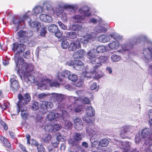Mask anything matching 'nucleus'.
Returning a JSON list of instances; mask_svg holds the SVG:
<instances>
[{"mask_svg": "<svg viewBox=\"0 0 152 152\" xmlns=\"http://www.w3.org/2000/svg\"><path fill=\"white\" fill-rule=\"evenodd\" d=\"M92 64H95L93 68L92 69L90 72H86L85 76L87 77H93L96 79H99L102 77V75L99 74L97 72V69L102 66V63L106 64L108 62L109 57L108 56H100L95 59V61H91Z\"/></svg>", "mask_w": 152, "mask_h": 152, "instance_id": "obj_1", "label": "nucleus"}, {"mask_svg": "<svg viewBox=\"0 0 152 152\" xmlns=\"http://www.w3.org/2000/svg\"><path fill=\"white\" fill-rule=\"evenodd\" d=\"M16 67L15 69L17 71V73L22 79V78L20 73L22 74L32 72H33L34 67L33 65L25 62L23 59L22 61H21L19 63H16Z\"/></svg>", "mask_w": 152, "mask_h": 152, "instance_id": "obj_2", "label": "nucleus"}, {"mask_svg": "<svg viewBox=\"0 0 152 152\" xmlns=\"http://www.w3.org/2000/svg\"><path fill=\"white\" fill-rule=\"evenodd\" d=\"M12 45V49L13 51L15 52L17 50L16 53L15 55V63H19L20 62L22 61L23 59L20 56L19 54L25 50L26 46L23 44H18L16 42L14 43Z\"/></svg>", "mask_w": 152, "mask_h": 152, "instance_id": "obj_3", "label": "nucleus"}, {"mask_svg": "<svg viewBox=\"0 0 152 152\" xmlns=\"http://www.w3.org/2000/svg\"><path fill=\"white\" fill-rule=\"evenodd\" d=\"M90 8L87 6H85L80 8L78 12L79 13L81 14L83 16L79 15H76L73 17L75 22H80L84 19L85 17H89L91 15L90 12H89Z\"/></svg>", "mask_w": 152, "mask_h": 152, "instance_id": "obj_4", "label": "nucleus"}, {"mask_svg": "<svg viewBox=\"0 0 152 152\" xmlns=\"http://www.w3.org/2000/svg\"><path fill=\"white\" fill-rule=\"evenodd\" d=\"M48 84H49L50 87H57L59 85L58 83L51 82L50 80L46 79L43 80L41 83L38 84V88L42 90L48 89L49 87L47 86Z\"/></svg>", "mask_w": 152, "mask_h": 152, "instance_id": "obj_5", "label": "nucleus"}, {"mask_svg": "<svg viewBox=\"0 0 152 152\" xmlns=\"http://www.w3.org/2000/svg\"><path fill=\"white\" fill-rule=\"evenodd\" d=\"M47 12L50 15H56L59 16L63 13L64 10L61 7H56L55 9L52 7L50 2H47L45 4Z\"/></svg>", "mask_w": 152, "mask_h": 152, "instance_id": "obj_6", "label": "nucleus"}, {"mask_svg": "<svg viewBox=\"0 0 152 152\" xmlns=\"http://www.w3.org/2000/svg\"><path fill=\"white\" fill-rule=\"evenodd\" d=\"M18 98L19 101L17 105L20 109L21 107H23L22 105L25 106L31 99L30 95L28 93L25 94L24 96H23L21 94H19L18 95Z\"/></svg>", "mask_w": 152, "mask_h": 152, "instance_id": "obj_7", "label": "nucleus"}, {"mask_svg": "<svg viewBox=\"0 0 152 152\" xmlns=\"http://www.w3.org/2000/svg\"><path fill=\"white\" fill-rule=\"evenodd\" d=\"M62 115L60 113H56L57 116L56 114L53 111L49 112L47 115L46 118L49 121L53 120L56 118H58L61 117H63L64 118L67 117L68 115V113L64 110H62Z\"/></svg>", "mask_w": 152, "mask_h": 152, "instance_id": "obj_8", "label": "nucleus"}, {"mask_svg": "<svg viewBox=\"0 0 152 152\" xmlns=\"http://www.w3.org/2000/svg\"><path fill=\"white\" fill-rule=\"evenodd\" d=\"M86 134L91 137L90 140L92 143V147L96 148L98 145V141H94L92 142V139H95L98 136L97 133L92 129L91 128L87 127L86 130Z\"/></svg>", "mask_w": 152, "mask_h": 152, "instance_id": "obj_9", "label": "nucleus"}, {"mask_svg": "<svg viewBox=\"0 0 152 152\" xmlns=\"http://www.w3.org/2000/svg\"><path fill=\"white\" fill-rule=\"evenodd\" d=\"M134 127L132 126H126L121 128L120 134L123 138L125 137V136L129 132H132L134 131Z\"/></svg>", "mask_w": 152, "mask_h": 152, "instance_id": "obj_10", "label": "nucleus"}, {"mask_svg": "<svg viewBox=\"0 0 152 152\" xmlns=\"http://www.w3.org/2000/svg\"><path fill=\"white\" fill-rule=\"evenodd\" d=\"M96 36V35H95L94 33H92L91 34H87L84 37L79 39H80V42L87 44L88 42H91L94 41Z\"/></svg>", "mask_w": 152, "mask_h": 152, "instance_id": "obj_11", "label": "nucleus"}, {"mask_svg": "<svg viewBox=\"0 0 152 152\" xmlns=\"http://www.w3.org/2000/svg\"><path fill=\"white\" fill-rule=\"evenodd\" d=\"M80 42L79 39L73 42H71L68 47L69 50L72 51H75L77 48H81Z\"/></svg>", "mask_w": 152, "mask_h": 152, "instance_id": "obj_12", "label": "nucleus"}, {"mask_svg": "<svg viewBox=\"0 0 152 152\" xmlns=\"http://www.w3.org/2000/svg\"><path fill=\"white\" fill-rule=\"evenodd\" d=\"M71 73L68 70H64L62 72H58L56 75V78L60 81H62L63 78L65 77L69 78Z\"/></svg>", "mask_w": 152, "mask_h": 152, "instance_id": "obj_13", "label": "nucleus"}, {"mask_svg": "<svg viewBox=\"0 0 152 152\" xmlns=\"http://www.w3.org/2000/svg\"><path fill=\"white\" fill-rule=\"evenodd\" d=\"M56 141L55 139L54 140L53 139L51 140V144L55 147H56L58 144L59 141L64 142L65 141V137L64 136H62L59 133H57L56 134Z\"/></svg>", "mask_w": 152, "mask_h": 152, "instance_id": "obj_14", "label": "nucleus"}, {"mask_svg": "<svg viewBox=\"0 0 152 152\" xmlns=\"http://www.w3.org/2000/svg\"><path fill=\"white\" fill-rule=\"evenodd\" d=\"M119 145L120 148L123 149V152H129L131 149V143L129 141L121 142Z\"/></svg>", "mask_w": 152, "mask_h": 152, "instance_id": "obj_15", "label": "nucleus"}, {"mask_svg": "<svg viewBox=\"0 0 152 152\" xmlns=\"http://www.w3.org/2000/svg\"><path fill=\"white\" fill-rule=\"evenodd\" d=\"M18 34L20 38L23 39H25L27 37H30L33 34L32 32L31 31H20L18 33Z\"/></svg>", "mask_w": 152, "mask_h": 152, "instance_id": "obj_16", "label": "nucleus"}, {"mask_svg": "<svg viewBox=\"0 0 152 152\" xmlns=\"http://www.w3.org/2000/svg\"><path fill=\"white\" fill-rule=\"evenodd\" d=\"M32 72L26 74H23V79L26 81L30 83H33L34 81L35 77L32 75Z\"/></svg>", "mask_w": 152, "mask_h": 152, "instance_id": "obj_17", "label": "nucleus"}, {"mask_svg": "<svg viewBox=\"0 0 152 152\" xmlns=\"http://www.w3.org/2000/svg\"><path fill=\"white\" fill-rule=\"evenodd\" d=\"M28 22L29 25L31 28H35L38 30L40 27V23L36 20H32V19H28Z\"/></svg>", "mask_w": 152, "mask_h": 152, "instance_id": "obj_18", "label": "nucleus"}, {"mask_svg": "<svg viewBox=\"0 0 152 152\" xmlns=\"http://www.w3.org/2000/svg\"><path fill=\"white\" fill-rule=\"evenodd\" d=\"M96 50L94 49H93L90 50L88 53V58L89 59V61L92 64L91 61H95V58L97 56Z\"/></svg>", "mask_w": 152, "mask_h": 152, "instance_id": "obj_19", "label": "nucleus"}, {"mask_svg": "<svg viewBox=\"0 0 152 152\" xmlns=\"http://www.w3.org/2000/svg\"><path fill=\"white\" fill-rule=\"evenodd\" d=\"M68 109L70 110H72L76 112L79 113L83 110V107L81 105H77L75 104H72L68 107Z\"/></svg>", "mask_w": 152, "mask_h": 152, "instance_id": "obj_20", "label": "nucleus"}, {"mask_svg": "<svg viewBox=\"0 0 152 152\" xmlns=\"http://www.w3.org/2000/svg\"><path fill=\"white\" fill-rule=\"evenodd\" d=\"M74 122L75 127L77 130H80L83 129V124L80 119L76 118L74 120Z\"/></svg>", "mask_w": 152, "mask_h": 152, "instance_id": "obj_21", "label": "nucleus"}, {"mask_svg": "<svg viewBox=\"0 0 152 152\" xmlns=\"http://www.w3.org/2000/svg\"><path fill=\"white\" fill-rule=\"evenodd\" d=\"M29 16V12H26L22 17H20L19 18H16L14 20H13V22L14 24L18 25L21 23L23 22L26 19H28Z\"/></svg>", "mask_w": 152, "mask_h": 152, "instance_id": "obj_22", "label": "nucleus"}, {"mask_svg": "<svg viewBox=\"0 0 152 152\" xmlns=\"http://www.w3.org/2000/svg\"><path fill=\"white\" fill-rule=\"evenodd\" d=\"M84 68V64L80 60L74 61V68L77 70L80 71L83 69Z\"/></svg>", "mask_w": 152, "mask_h": 152, "instance_id": "obj_23", "label": "nucleus"}, {"mask_svg": "<svg viewBox=\"0 0 152 152\" xmlns=\"http://www.w3.org/2000/svg\"><path fill=\"white\" fill-rule=\"evenodd\" d=\"M39 18L41 20L48 23H50L53 20V18L51 16L45 14L40 15Z\"/></svg>", "mask_w": 152, "mask_h": 152, "instance_id": "obj_24", "label": "nucleus"}, {"mask_svg": "<svg viewBox=\"0 0 152 152\" xmlns=\"http://www.w3.org/2000/svg\"><path fill=\"white\" fill-rule=\"evenodd\" d=\"M86 51L83 50H78L73 54V56L75 58H83L86 54Z\"/></svg>", "mask_w": 152, "mask_h": 152, "instance_id": "obj_25", "label": "nucleus"}, {"mask_svg": "<svg viewBox=\"0 0 152 152\" xmlns=\"http://www.w3.org/2000/svg\"><path fill=\"white\" fill-rule=\"evenodd\" d=\"M53 106V104L52 102L45 101L43 102L41 104V108L44 110H47L48 108H51Z\"/></svg>", "mask_w": 152, "mask_h": 152, "instance_id": "obj_26", "label": "nucleus"}, {"mask_svg": "<svg viewBox=\"0 0 152 152\" xmlns=\"http://www.w3.org/2000/svg\"><path fill=\"white\" fill-rule=\"evenodd\" d=\"M152 135V131L149 128L143 129L141 134L142 138L149 137Z\"/></svg>", "mask_w": 152, "mask_h": 152, "instance_id": "obj_27", "label": "nucleus"}, {"mask_svg": "<svg viewBox=\"0 0 152 152\" xmlns=\"http://www.w3.org/2000/svg\"><path fill=\"white\" fill-rule=\"evenodd\" d=\"M11 82V87L14 91H16L19 88L18 83L15 78H11L10 80Z\"/></svg>", "mask_w": 152, "mask_h": 152, "instance_id": "obj_28", "label": "nucleus"}, {"mask_svg": "<svg viewBox=\"0 0 152 152\" xmlns=\"http://www.w3.org/2000/svg\"><path fill=\"white\" fill-rule=\"evenodd\" d=\"M22 107H21L20 108V109L18 107L19 109L18 110V113L20 110H21V115L22 118L24 120H26L28 118V114L26 111V108L24 106H23V109H22Z\"/></svg>", "mask_w": 152, "mask_h": 152, "instance_id": "obj_29", "label": "nucleus"}, {"mask_svg": "<svg viewBox=\"0 0 152 152\" xmlns=\"http://www.w3.org/2000/svg\"><path fill=\"white\" fill-rule=\"evenodd\" d=\"M98 40L100 42H107L110 41V38L108 35L103 34L100 35L98 37Z\"/></svg>", "mask_w": 152, "mask_h": 152, "instance_id": "obj_30", "label": "nucleus"}, {"mask_svg": "<svg viewBox=\"0 0 152 152\" xmlns=\"http://www.w3.org/2000/svg\"><path fill=\"white\" fill-rule=\"evenodd\" d=\"M86 112L87 115L89 116H93L95 113L94 109L91 106H87L86 109Z\"/></svg>", "mask_w": 152, "mask_h": 152, "instance_id": "obj_31", "label": "nucleus"}, {"mask_svg": "<svg viewBox=\"0 0 152 152\" xmlns=\"http://www.w3.org/2000/svg\"><path fill=\"white\" fill-rule=\"evenodd\" d=\"M133 44L130 42L125 43L121 45L122 49L123 50H128L132 48Z\"/></svg>", "mask_w": 152, "mask_h": 152, "instance_id": "obj_32", "label": "nucleus"}, {"mask_svg": "<svg viewBox=\"0 0 152 152\" xmlns=\"http://www.w3.org/2000/svg\"><path fill=\"white\" fill-rule=\"evenodd\" d=\"M44 10L43 8L40 6H37L35 7L33 9V12L35 15L40 14L44 12Z\"/></svg>", "mask_w": 152, "mask_h": 152, "instance_id": "obj_33", "label": "nucleus"}, {"mask_svg": "<svg viewBox=\"0 0 152 152\" xmlns=\"http://www.w3.org/2000/svg\"><path fill=\"white\" fill-rule=\"evenodd\" d=\"M108 45L109 48L113 50L118 49L120 46L118 42L116 41L111 42Z\"/></svg>", "mask_w": 152, "mask_h": 152, "instance_id": "obj_34", "label": "nucleus"}, {"mask_svg": "<svg viewBox=\"0 0 152 152\" xmlns=\"http://www.w3.org/2000/svg\"><path fill=\"white\" fill-rule=\"evenodd\" d=\"M64 34L66 37L69 38L74 39L77 37V34L75 32H65Z\"/></svg>", "mask_w": 152, "mask_h": 152, "instance_id": "obj_35", "label": "nucleus"}, {"mask_svg": "<svg viewBox=\"0 0 152 152\" xmlns=\"http://www.w3.org/2000/svg\"><path fill=\"white\" fill-rule=\"evenodd\" d=\"M63 7L65 9H71L73 10H75L77 8V6L76 5H71L68 4H64Z\"/></svg>", "mask_w": 152, "mask_h": 152, "instance_id": "obj_36", "label": "nucleus"}, {"mask_svg": "<svg viewBox=\"0 0 152 152\" xmlns=\"http://www.w3.org/2000/svg\"><path fill=\"white\" fill-rule=\"evenodd\" d=\"M109 143V140L106 138H104L100 140L99 144L102 147H105L108 145Z\"/></svg>", "mask_w": 152, "mask_h": 152, "instance_id": "obj_37", "label": "nucleus"}, {"mask_svg": "<svg viewBox=\"0 0 152 152\" xmlns=\"http://www.w3.org/2000/svg\"><path fill=\"white\" fill-rule=\"evenodd\" d=\"M0 140L2 143L7 147L9 148L11 146V144L7 141V139L2 136L0 137Z\"/></svg>", "mask_w": 152, "mask_h": 152, "instance_id": "obj_38", "label": "nucleus"}, {"mask_svg": "<svg viewBox=\"0 0 152 152\" xmlns=\"http://www.w3.org/2000/svg\"><path fill=\"white\" fill-rule=\"evenodd\" d=\"M145 145L146 146V147L144 146L145 147V148H148L150 150L152 151V142H151L150 139H148L145 141Z\"/></svg>", "mask_w": 152, "mask_h": 152, "instance_id": "obj_39", "label": "nucleus"}, {"mask_svg": "<svg viewBox=\"0 0 152 152\" xmlns=\"http://www.w3.org/2000/svg\"><path fill=\"white\" fill-rule=\"evenodd\" d=\"M95 30L98 33L105 32L107 30L103 26L99 25L95 28Z\"/></svg>", "mask_w": 152, "mask_h": 152, "instance_id": "obj_40", "label": "nucleus"}, {"mask_svg": "<svg viewBox=\"0 0 152 152\" xmlns=\"http://www.w3.org/2000/svg\"><path fill=\"white\" fill-rule=\"evenodd\" d=\"M48 30L51 32H55L56 31L58 30V27L55 24H52L49 26L48 28Z\"/></svg>", "mask_w": 152, "mask_h": 152, "instance_id": "obj_41", "label": "nucleus"}, {"mask_svg": "<svg viewBox=\"0 0 152 152\" xmlns=\"http://www.w3.org/2000/svg\"><path fill=\"white\" fill-rule=\"evenodd\" d=\"M84 136L83 134H80L78 133H76L74 134V138L76 141L81 140Z\"/></svg>", "mask_w": 152, "mask_h": 152, "instance_id": "obj_42", "label": "nucleus"}, {"mask_svg": "<svg viewBox=\"0 0 152 152\" xmlns=\"http://www.w3.org/2000/svg\"><path fill=\"white\" fill-rule=\"evenodd\" d=\"M106 48V47L103 45L99 46L96 48V51L98 53H102L105 52Z\"/></svg>", "mask_w": 152, "mask_h": 152, "instance_id": "obj_43", "label": "nucleus"}, {"mask_svg": "<svg viewBox=\"0 0 152 152\" xmlns=\"http://www.w3.org/2000/svg\"><path fill=\"white\" fill-rule=\"evenodd\" d=\"M51 139V136L49 134H45L43 135L42 140L45 142H48Z\"/></svg>", "mask_w": 152, "mask_h": 152, "instance_id": "obj_44", "label": "nucleus"}, {"mask_svg": "<svg viewBox=\"0 0 152 152\" xmlns=\"http://www.w3.org/2000/svg\"><path fill=\"white\" fill-rule=\"evenodd\" d=\"M69 43L66 40H63L61 43V46L62 48L64 49H68L69 45Z\"/></svg>", "mask_w": 152, "mask_h": 152, "instance_id": "obj_45", "label": "nucleus"}, {"mask_svg": "<svg viewBox=\"0 0 152 152\" xmlns=\"http://www.w3.org/2000/svg\"><path fill=\"white\" fill-rule=\"evenodd\" d=\"M111 61L114 62H117L121 59V57L117 55L114 54L111 56Z\"/></svg>", "mask_w": 152, "mask_h": 152, "instance_id": "obj_46", "label": "nucleus"}, {"mask_svg": "<svg viewBox=\"0 0 152 152\" xmlns=\"http://www.w3.org/2000/svg\"><path fill=\"white\" fill-rule=\"evenodd\" d=\"M71 30L75 31L77 30V31H81L82 29V27L81 26L77 25H73L70 27Z\"/></svg>", "mask_w": 152, "mask_h": 152, "instance_id": "obj_47", "label": "nucleus"}, {"mask_svg": "<svg viewBox=\"0 0 152 152\" xmlns=\"http://www.w3.org/2000/svg\"><path fill=\"white\" fill-rule=\"evenodd\" d=\"M82 119L84 121H85L89 125L92 126L94 124L93 121L90 120L88 117L83 116Z\"/></svg>", "mask_w": 152, "mask_h": 152, "instance_id": "obj_48", "label": "nucleus"}, {"mask_svg": "<svg viewBox=\"0 0 152 152\" xmlns=\"http://www.w3.org/2000/svg\"><path fill=\"white\" fill-rule=\"evenodd\" d=\"M72 125V123L70 121H66L64 124V128L66 129L69 130L71 129Z\"/></svg>", "mask_w": 152, "mask_h": 152, "instance_id": "obj_49", "label": "nucleus"}, {"mask_svg": "<svg viewBox=\"0 0 152 152\" xmlns=\"http://www.w3.org/2000/svg\"><path fill=\"white\" fill-rule=\"evenodd\" d=\"M143 138L140 133L137 134L135 137V143L136 144L138 143L141 141L142 139Z\"/></svg>", "mask_w": 152, "mask_h": 152, "instance_id": "obj_50", "label": "nucleus"}, {"mask_svg": "<svg viewBox=\"0 0 152 152\" xmlns=\"http://www.w3.org/2000/svg\"><path fill=\"white\" fill-rule=\"evenodd\" d=\"M45 129L46 131L49 132H53V126L50 124H47L45 126Z\"/></svg>", "mask_w": 152, "mask_h": 152, "instance_id": "obj_51", "label": "nucleus"}, {"mask_svg": "<svg viewBox=\"0 0 152 152\" xmlns=\"http://www.w3.org/2000/svg\"><path fill=\"white\" fill-rule=\"evenodd\" d=\"M68 79L69 80L73 82H75L77 79V77L74 74H70L69 76V77Z\"/></svg>", "mask_w": 152, "mask_h": 152, "instance_id": "obj_52", "label": "nucleus"}, {"mask_svg": "<svg viewBox=\"0 0 152 152\" xmlns=\"http://www.w3.org/2000/svg\"><path fill=\"white\" fill-rule=\"evenodd\" d=\"M148 117L150 120L149 121V123L150 127L152 128V109L150 110L148 113Z\"/></svg>", "mask_w": 152, "mask_h": 152, "instance_id": "obj_53", "label": "nucleus"}, {"mask_svg": "<svg viewBox=\"0 0 152 152\" xmlns=\"http://www.w3.org/2000/svg\"><path fill=\"white\" fill-rule=\"evenodd\" d=\"M39 108V104L37 102L34 101L32 102V109L34 110H37Z\"/></svg>", "mask_w": 152, "mask_h": 152, "instance_id": "obj_54", "label": "nucleus"}, {"mask_svg": "<svg viewBox=\"0 0 152 152\" xmlns=\"http://www.w3.org/2000/svg\"><path fill=\"white\" fill-rule=\"evenodd\" d=\"M53 132H56L60 130L61 128V126L58 124H56L53 126Z\"/></svg>", "mask_w": 152, "mask_h": 152, "instance_id": "obj_55", "label": "nucleus"}, {"mask_svg": "<svg viewBox=\"0 0 152 152\" xmlns=\"http://www.w3.org/2000/svg\"><path fill=\"white\" fill-rule=\"evenodd\" d=\"M58 23L60 27L63 30H65L67 29V27L64 24L62 23L60 21H58Z\"/></svg>", "mask_w": 152, "mask_h": 152, "instance_id": "obj_56", "label": "nucleus"}, {"mask_svg": "<svg viewBox=\"0 0 152 152\" xmlns=\"http://www.w3.org/2000/svg\"><path fill=\"white\" fill-rule=\"evenodd\" d=\"M58 93H52L50 94L49 96H50L52 100L54 101H56L57 99Z\"/></svg>", "mask_w": 152, "mask_h": 152, "instance_id": "obj_57", "label": "nucleus"}, {"mask_svg": "<svg viewBox=\"0 0 152 152\" xmlns=\"http://www.w3.org/2000/svg\"><path fill=\"white\" fill-rule=\"evenodd\" d=\"M90 88V89L92 90L95 89L97 90L98 89V87L96 83H94L91 85Z\"/></svg>", "mask_w": 152, "mask_h": 152, "instance_id": "obj_58", "label": "nucleus"}, {"mask_svg": "<svg viewBox=\"0 0 152 152\" xmlns=\"http://www.w3.org/2000/svg\"><path fill=\"white\" fill-rule=\"evenodd\" d=\"M37 148L38 152H45V149L42 145H38Z\"/></svg>", "mask_w": 152, "mask_h": 152, "instance_id": "obj_59", "label": "nucleus"}, {"mask_svg": "<svg viewBox=\"0 0 152 152\" xmlns=\"http://www.w3.org/2000/svg\"><path fill=\"white\" fill-rule=\"evenodd\" d=\"M64 96L63 95L60 94H58L56 100L59 102L61 101L63 99Z\"/></svg>", "mask_w": 152, "mask_h": 152, "instance_id": "obj_60", "label": "nucleus"}, {"mask_svg": "<svg viewBox=\"0 0 152 152\" xmlns=\"http://www.w3.org/2000/svg\"><path fill=\"white\" fill-rule=\"evenodd\" d=\"M61 19L64 21H67V14L65 13H63L61 16Z\"/></svg>", "mask_w": 152, "mask_h": 152, "instance_id": "obj_61", "label": "nucleus"}, {"mask_svg": "<svg viewBox=\"0 0 152 152\" xmlns=\"http://www.w3.org/2000/svg\"><path fill=\"white\" fill-rule=\"evenodd\" d=\"M83 84V82L81 80H79L78 82L75 83V85L76 87H81Z\"/></svg>", "mask_w": 152, "mask_h": 152, "instance_id": "obj_62", "label": "nucleus"}, {"mask_svg": "<svg viewBox=\"0 0 152 152\" xmlns=\"http://www.w3.org/2000/svg\"><path fill=\"white\" fill-rule=\"evenodd\" d=\"M45 28L43 27L41 29L40 32V35L42 36H44L46 33V30Z\"/></svg>", "mask_w": 152, "mask_h": 152, "instance_id": "obj_63", "label": "nucleus"}, {"mask_svg": "<svg viewBox=\"0 0 152 152\" xmlns=\"http://www.w3.org/2000/svg\"><path fill=\"white\" fill-rule=\"evenodd\" d=\"M82 103L84 104H90V101L89 99L87 98H84L82 100Z\"/></svg>", "mask_w": 152, "mask_h": 152, "instance_id": "obj_64", "label": "nucleus"}]
</instances>
